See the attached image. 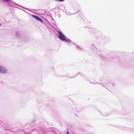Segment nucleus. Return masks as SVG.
I'll list each match as a JSON object with an SVG mask.
<instances>
[{
	"label": "nucleus",
	"mask_w": 134,
	"mask_h": 134,
	"mask_svg": "<svg viewBox=\"0 0 134 134\" xmlns=\"http://www.w3.org/2000/svg\"><path fill=\"white\" fill-rule=\"evenodd\" d=\"M58 32L59 34L58 37L60 39L66 42H69L68 40L66 39V37L64 35L60 32L58 31Z\"/></svg>",
	"instance_id": "f257e3e1"
},
{
	"label": "nucleus",
	"mask_w": 134,
	"mask_h": 134,
	"mask_svg": "<svg viewBox=\"0 0 134 134\" xmlns=\"http://www.w3.org/2000/svg\"><path fill=\"white\" fill-rule=\"evenodd\" d=\"M32 16L34 18H35L37 20L40 21V22H42V20L38 16L34 15H32Z\"/></svg>",
	"instance_id": "f03ea898"
},
{
	"label": "nucleus",
	"mask_w": 134,
	"mask_h": 134,
	"mask_svg": "<svg viewBox=\"0 0 134 134\" xmlns=\"http://www.w3.org/2000/svg\"><path fill=\"white\" fill-rule=\"evenodd\" d=\"M6 69L3 67L0 66V72H6Z\"/></svg>",
	"instance_id": "7ed1b4c3"
},
{
	"label": "nucleus",
	"mask_w": 134,
	"mask_h": 134,
	"mask_svg": "<svg viewBox=\"0 0 134 134\" xmlns=\"http://www.w3.org/2000/svg\"><path fill=\"white\" fill-rule=\"evenodd\" d=\"M66 134H69V132H68L66 133Z\"/></svg>",
	"instance_id": "20e7f679"
},
{
	"label": "nucleus",
	"mask_w": 134,
	"mask_h": 134,
	"mask_svg": "<svg viewBox=\"0 0 134 134\" xmlns=\"http://www.w3.org/2000/svg\"><path fill=\"white\" fill-rule=\"evenodd\" d=\"M1 25V24H0V25Z\"/></svg>",
	"instance_id": "39448f33"
}]
</instances>
